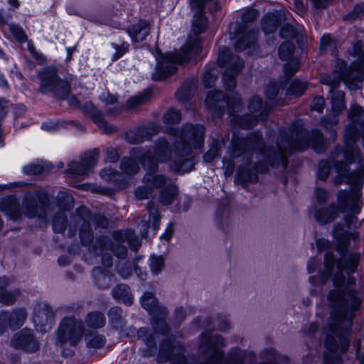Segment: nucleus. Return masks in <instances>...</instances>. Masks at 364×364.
Here are the masks:
<instances>
[{"label": "nucleus", "mask_w": 364, "mask_h": 364, "mask_svg": "<svg viewBox=\"0 0 364 364\" xmlns=\"http://www.w3.org/2000/svg\"><path fill=\"white\" fill-rule=\"evenodd\" d=\"M258 16V11L255 9H249L242 15V21L245 23L251 22L256 19Z\"/></svg>", "instance_id": "obj_54"}, {"label": "nucleus", "mask_w": 364, "mask_h": 364, "mask_svg": "<svg viewBox=\"0 0 364 364\" xmlns=\"http://www.w3.org/2000/svg\"><path fill=\"white\" fill-rule=\"evenodd\" d=\"M110 250L118 257H124L127 255V248L124 245H118L114 247L111 240L108 237H102L96 241L93 246V252L97 255L102 254V262L105 267H109L112 265V259L109 253H104V251Z\"/></svg>", "instance_id": "obj_15"}, {"label": "nucleus", "mask_w": 364, "mask_h": 364, "mask_svg": "<svg viewBox=\"0 0 364 364\" xmlns=\"http://www.w3.org/2000/svg\"><path fill=\"white\" fill-rule=\"evenodd\" d=\"M331 163L328 160H322L318 164V178L325 181L329 176Z\"/></svg>", "instance_id": "obj_43"}, {"label": "nucleus", "mask_w": 364, "mask_h": 364, "mask_svg": "<svg viewBox=\"0 0 364 364\" xmlns=\"http://www.w3.org/2000/svg\"><path fill=\"white\" fill-rule=\"evenodd\" d=\"M92 274L95 277L96 284L100 288H107L109 287V282L111 277L101 267H96L92 270Z\"/></svg>", "instance_id": "obj_36"}, {"label": "nucleus", "mask_w": 364, "mask_h": 364, "mask_svg": "<svg viewBox=\"0 0 364 364\" xmlns=\"http://www.w3.org/2000/svg\"><path fill=\"white\" fill-rule=\"evenodd\" d=\"M0 210L14 220H18L21 215L19 203L12 196L0 200Z\"/></svg>", "instance_id": "obj_23"}, {"label": "nucleus", "mask_w": 364, "mask_h": 364, "mask_svg": "<svg viewBox=\"0 0 364 364\" xmlns=\"http://www.w3.org/2000/svg\"><path fill=\"white\" fill-rule=\"evenodd\" d=\"M11 346L27 352H35L39 348L38 341L35 338L32 331L27 328L23 329L13 336Z\"/></svg>", "instance_id": "obj_18"}, {"label": "nucleus", "mask_w": 364, "mask_h": 364, "mask_svg": "<svg viewBox=\"0 0 364 364\" xmlns=\"http://www.w3.org/2000/svg\"><path fill=\"white\" fill-rule=\"evenodd\" d=\"M99 154L98 149L85 153L80 161H71L68 164L67 172L83 178L87 177L97 164Z\"/></svg>", "instance_id": "obj_13"}, {"label": "nucleus", "mask_w": 364, "mask_h": 364, "mask_svg": "<svg viewBox=\"0 0 364 364\" xmlns=\"http://www.w3.org/2000/svg\"><path fill=\"white\" fill-rule=\"evenodd\" d=\"M181 113L174 109H168L164 116V122L167 124H172L179 122Z\"/></svg>", "instance_id": "obj_44"}, {"label": "nucleus", "mask_w": 364, "mask_h": 364, "mask_svg": "<svg viewBox=\"0 0 364 364\" xmlns=\"http://www.w3.org/2000/svg\"><path fill=\"white\" fill-rule=\"evenodd\" d=\"M205 129L202 124H186L180 130H173V149L166 139H159L154 151L140 148L133 149L132 157L140 161L146 171L143 178L144 185L135 191L139 200L154 198L155 190L160 189L159 201L163 205L171 204L178 195L176 184L163 174H157L159 163H168L171 171L184 173L193 169V149H200L204 143Z\"/></svg>", "instance_id": "obj_1"}, {"label": "nucleus", "mask_w": 364, "mask_h": 364, "mask_svg": "<svg viewBox=\"0 0 364 364\" xmlns=\"http://www.w3.org/2000/svg\"><path fill=\"white\" fill-rule=\"evenodd\" d=\"M325 106V100L322 97H316L313 100V104L311 105V108L314 110H316L318 112H322Z\"/></svg>", "instance_id": "obj_52"}, {"label": "nucleus", "mask_w": 364, "mask_h": 364, "mask_svg": "<svg viewBox=\"0 0 364 364\" xmlns=\"http://www.w3.org/2000/svg\"><path fill=\"white\" fill-rule=\"evenodd\" d=\"M60 127V124L58 122H55L53 121H47L41 124V129L48 132H53L58 129Z\"/></svg>", "instance_id": "obj_55"}, {"label": "nucleus", "mask_w": 364, "mask_h": 364, "mask_svg": "<svg viewBox=\"0 0 364 364\" xmlns=\"http://www.w3.org/2000/svg\"><path fill=\"white\" fill-rule=\"evenodd\" d=\"M351 55L358 58V62H353L346 69V63L338 60L335 69L334 76L326 75L321 77V82L330 87L331 93L332 118L330 120L323 119L321 122L323 127L333 135L336 134L334 127L336 126L338 114L345 109L344 93L336 90L335 88L343 81L350 90L360 88V83L364 80V49L360 41L353 44Z\"/></svg>", "instance_id": "obj_5"}, {"label": "nucleus", "mask_w": 364, "mask_h": 364, "mask_svg": "<svg viewBox=\"0 0 364 364\" xmlns=\"http://www.w3.org/2000/svg\"><path fill=\"white\" fill-rule=\"evenodd\" d=\"M58 199L60 212L53 218V228L54 232H63L67 224L65 210H70L73 206V198L70 195L61 192L58 194Z\"/></svg>", "instance_id": "obj_16"}, {"label": "nucleus", "mask_w": 364, "mask_h": 364, "mask_svg": "<svg viewBox=\"0 0 364 364\" xmlns=\"http://www.w3.org/2000/svg\"><path fill=\"white\" fill-rule=\"evenodd\" d=\"M85 322L89 328H100L105 325L106 319L102 313L92 311L86 316Z\"/></svg>", "instance_id": "obj_29"}, {"label": "nucleus", "mask_w": 364, "mask_h": 364, "mask_svg": "<svg viewBox=\"0 0 364 364\" xmlns=\"http://www.w3.org/2000/svg\"><path fill=\"white\" fill-rule=\"evenodd\" d=\"M127 336H137V337L140 339H142L146 346L152 349L156 348V341L154 334L149 333L146 328H141L136 330L134 328L130 327L127 329L126 332Z\"/></svg>", "instance_id": "obj_26"}, {"label": "nucleus", "mask_w": 364, "mask_h": 364, "mask_svg": "<svg viewBox=\"0 0 364 364\" xmlns=\"http://www.w3.org/2000/svg\"><path fill=\"white\" fill-rule=\"evenodd\" d=\"M206 107L216 116L220 117L225 108L230 115L239 111L241 105V98L238 93L232 92L230 97H225L220 90L210 91L205 100Z\"/></svg>", "instance_id": "obj_7"}, {"label": "nucleus", "mask_w": 364, "mask_h": 364, "mask_svg": "<svg viewBox=\"0 0 364 364\" xmlns=\"http://www.w3.org/2000/svg\"><path fill=\"white\" fill-rule=\"evenodd\" d=\"M7 284L8 279L6 277L0 278V302L5 305H11L19 296L20 291L18 289L4 290V288Z\"/></svg>", "instance_id": "obj_27"}, {"label": "nucleus", "mask_w": 364, "mask_h": 364, "mask_svg": "<svg viewBox=\"0 0 364 364\" xmlns=\"http://www.w3.org/2000/svg\"><path fill=\"white\" fill-rule=\"evenodd\" d=\"M90 117L97 127L105 133L109 134L117 130L115 127L107 124L104 120L102 113L94 107H92Z\"/></svg>", "instance_id": "obj_28"}, {"label": "nucleus", "mask_w": 364, "mask_h": 364, "mask_svg": "<svg viewBox=\"0 0 364 364\" xmlns=\"http://www.w3.org/2000/svg\"><path fill=\"white\" fill-rule=\"evenodd\" d=\"M117 151L113 148H109L106 151L105 161L109 163L116 162L119 159Z\"/></svg>", "instance_id": "obj_53"}, {"label": "nucleus", "mask_w": 364, "mask_h": 364, "mask_svg": "<svg viewBox=\"0 0 364 364\" xmlns=\"http://www.w3.org/2000/svg\"><path fill=\"white\" fill-rule=\"evenodd\" d=\"M280 35L282 38H291L294 36V31L291 26H284L281 30Z\"/></svg>", "instance_id": "obj_58"}, {"label": "nucleus", "mask_w": 364, "mask_h": 364, "mask_svg": "<svg viewBox=\"0 0 364 364\" xmlns=\"http://www.w3.org/2000/svg\"><path fill=\"white\" fill-rule=\"evenodd\" d=\"M352 234L344 229L340 223L335 225L333 237L336 241V250L341 259H336L333 252L328 251L325 255V270L321 273L320 281L324 284L336 271L333 277L334 289L328 294L331 305V323L327 328L326 346L331 350H345L349 343L348 334L354 312L358 310L362 296L354 290L355 279L349 276L346 280L343 271L347 273L355 272L358 263V255L347 254L348 245Z\"/></svg>", "instance_id": "obj_2"}, {"label": "nucleus", "mask_w": 364, "mask_h": 364, "mask_svg": "<svg viewBox=\"0 0 364 364\" xmlns=\"http://www.w3.org/2000/svg\"><path fill=\"white\" fill-rule=\"evenodd\" d=\"M159 128L157 124H148L129 131L126 134L125 138L130 144H139L156 134L159 132Z\"/></svg>", "instance_id": "obj_19"}, {"label": "nucleus", "mask_w": 364, "mask_h": 364, "mask_svg": "<svg viewBox=\"0 0 364 364\" xmlns=\"http://www.w3.org/2000/svg\"><path fill=\"white\" fill-rule=\"evenodd\" d=\"M362 193L360 189L351 188L349 190H340L337 193V206L331 204L328 208L318 210L315 213L316 221L321 224H326L333 221L338 213H346L344 218L345 223L348 228L356 220V215L360 213L363 202L360 200Z\"/></svg>", "instance_id": "obj_6"}, {"label": "nucleus", "mask_w": 364, "mask_h": 364, "mask_svg": "<svg viewBox=\"0 0 364 364\" xmlns=\"http://www.w3.org/2000/svg\"><path fill=\"white\" fill-rule=\"evenodd\" d=\"M151 90H146L139 95L130 97L127 101L128 108H134L139 105L146 104L150 99Z\"/></svg>", "instance_id": "obj_33"}, {"label": "nucleus", "mask_w": 364, "mask_h": 364, "mask_svg": "<svg viewBox=\"0 0 364 364\" xmlns=\"http://www.w3.org/2000/svg\"><path fill=\"white\" fill-rule=\"evenodd\" d=\"M294 4L296 9V11L299 15H302L303 14H304L306 8L301 0H294Z\"/></svg>", "instance_id": "obj_60"}, {"label": "nucleus", "mask_w": 364, "mask_h": 364, "mask_svg": "<svg viewBox=\"0 0 364 364\" xmlns=\"http://www.w3.org/2000/svg\"><path fill=\"white\" fill-rule=\"evenodd\" d=\"M173 232V225L172 223H170L168 225L165 232L161 235V239L164 240L166 242H168L172 237Z\"/></svg>", "instance_id": "obj_57"}, {"label": "nucleus", "mask_w": 364, "mask_h": 364, "mask_svg": "<svg viewBox=\"0 0 364 364\" xmlns=\"http://www.w3.org/2000/svg\"><path fill=\"white\" fill-rule=\"evenodd\" d=\"M147 209L149 214V222L151 223L154 230L156 231L159 229V222L161 220L159 213L152 202H149L148 203Z\"/></svg>", "instance_id": "obj_40"}, {"label": "nucleus", "mask_w": 364, "mask_h": 364, "mask_svg": "<svg viewBox=\"0 0 364 364\" xmlns=\"http://www.w3.org/2000/svg\"><path fill=\"white\" fill-rule=\"evenodd\" d=\"M10 107V103L8 100L3 97H0V117L3 118L6 116Z\"/></svg>", "instance_id": "obj_56"}, {"label": "nucleus", "mask_w": 364, "mask_h": 364, "mask_svg": "<svg viewBox=\"0 0 364 364\" xmlns=\"http://www.w3.org/2000/svg\"><path fill=\"white\" fill-rule=\"evenodd\" d=\"M278 21L276 16L273 14H266L262 21V28L265 33H272L277 28Z\"/></svg>", "instance_id": "obj_34"}, {"label": "nucleus", "mask_w": 364, "mask_h": 364, "mask_svg": "<svg viewBox=\"0 0 364 364\" xmlns=\"http://www.w3.org/2000/svg\"><path fill=\"white\" fill-rule=\"evenodd\" d=\"M108 316L109 321L116 329L122 328L123 327L124 316L120 308L117 306L112 307L108 312Z\"/></svg>", "instance_id": "obj_35"}, {"label": "nucleus", "mask_w": 364, "mask_h": 364, "mask_svg": "<svg viewBox=\"0 0 364 364\" xmlns=\"http://www.w3.org/2000/svg\"><path fill=\"white\" fill-rule=\"evenodd\" d=\"M294 45L289 41L282 43L279 49V56L280 59L286 60L284 66V71L287 76L291 77L296 73L300 68V61L296 58H293Z\"/></svg>", "instance_id": "obj_17"}, {"label": "nucleus", "mask_w": 364, "mask_h": 364, "mask_svg": "<svg viewBox=\"0 0 364 364\" xmlns=\"http://www.w3.org/2000/svg\"><path fill=\"white\" fill-rule=\"evenodd\" d=\"M329 0H312L314 6L317 9L326 8Z\"/></svg>", "instance_id": "obj_64"}, {"label": "nucleus", "mask_w": 364, "mask_h": 364, "mask_svg": "<svg viewBox=\"0 0 364 364\" xmlns=\"http://www.w3.org/2000/svg\"><path fill=\"white\" fill-rule=\"evenodd\" d=\"M306 89V84L299 80H294L286 91V95L299 97Z\"/></svg>", "instance_id": "obj_38"}, {"label": "nucleus", "mask_w": 364, "mask_h": 364, "mask_svg": "<svg viewBox=\"0 0 364 364\" xmlns=\"http://www.w3.org/2000/svg\"><path fill=\"white\" fill-rule=\"evenodd\" d=\"M317 243V247L319 251L324 250L330 246V242L328 240L325 239H319L316 242Z\"/></svg>", "instance_id": "obj_61"}, {"label": "nucleus", "mask_w": 364, "mask_h": 364, "mask_svg": "<svg viewBox=\"0 0 364 364\" xmlns=\"http://www.w3.org/2000/svg\"><path fill=\"white\" fill-rule=\"evenodd\" d=\"M100 176L106 181L118 182L121 181L122 173L112 168H105L100 171Z\"/></svg>", "instance_id": "obj_41"}, {"label": "nucleus", "mask_w": 364, "mask_h": 364, "mask_svg": "<svg viewBox=\"0 0 364 364\" xmlns=\"http://www.w3.org/2000/svg\"><path fill=\"white\" fill-rule=\"evenodd\" d=\"M363 114L362 107L353 105L348 112V118L351 124L346 127L344 141L346 148L337 147L332 156L333 167L336 176L333 183L336 186L343 183L350 186H356L364 178V160L360 150L354 146L360 136L364 146V120L360 125L358 132L356 124Z\"/></svg>", "instance_id": "obj_4"}, {"label": "nucleus", "mask_w": 364, "mask_h": 364, "mask_svg": "<svg viewBox=\"0 0 364 364\" xmlns=\"http://www.w3.org/2000/svg\"><path fill=\"white\" fill-rule=\"evenodd\" d=\"M280 90V85L277 82L271 83L267 88L265 94L267 98L270 101V105H281L279 100L282 99L280 97L277 99L279 92Z\"/></svg>", "instance_id": "obj_37"}, {"label": "nucleus", "mask_w": 364, "mask_h": 364, "mask_svg": "<svg viewBox=\"0 0 364 364\" xmlns=\"http://www.w3.org/2000/svg\"><path fill=\"white\" fill-rule=\"evenodd\" d=\"M12 31L15 36L20 41H23L26 38V35L23 32V31L20 28H14L12 29Z\"/></svg>", "instance_id": "obj_63"}, {"label": "nucleus", "mask_w": 364, "mask_h": 364, "mask_svg": "<svg viewBox=\"0 0 364 364\" xmlns=\"http://www.w3.org/2000/svg\"><path fill=\"white\" fill-rule=\"evenodd\" d=\"M77 215L80 218L79 223L82 222L80 230V237L82 244L87 245L93 239L90 227V222L93 220L90 211L85 207L78 208Z\"/></svg>", "instance_id": "obj_21"}, {"label": "nucleus", "mask_w": 364, "mask_h": 364, "mask_svg": "<svg viewBox=\"0 0 364 364\" xmlns=\"http://www.w3.org/2000/svg\"><path fill=\"white\" fill-rule=\"evenodd\" d=\"M142 307L151 316V323L157 333L166 334L169 328L165 322L166 308L159 304L153 294L146 292L141 298Z\"/></svg>", "instance_id": "obj_11"}, {"label": "nucleus", "mask_w": 364, "mask_h": 364, "mask_svg": "<svg viewBox=\"0 0 364 364\" xmlns=\"http://www.w3.org/2000/svg\"><path fill=\"white\" fill-rule=\"evenodd\" d=\"M249 109L251 114L240 117L238 119L239 125L245 129H250L255 126L259 119L265 120L269 107L266 103L264 105L259 97H253L249 104Z\"/></svg>", "instance_id": "obj_12"}, {"label": "nucleus", "mask_w": 364, "mask_h": 364, "mask_svg": "<svg viewBox=\"0 0 364 364\" xmlns=\"http://www.w3.org/2000/svg\"><path fill=\"white\" fill-rule=\"evenodd\" d=\"M216 76L214 71L207 70L203 75V81L206 87H210L215 82Z\"/></svg>", "instance_id": "obj_49"}, {"label": "nucleus", "mask_w": 364, "mask_h": 364, "mask_svg": "<svg viewBox=\"0 0 364 364\" xmlns=\"http://www.w3.org/2000/svg\"><path fill=\"white\" fill-rule=\"evenodd\" d=\"M48 197L43 191H38L36 193H28L23 200V206L28 217L44 218L47 207Z\"/></svg>", "instance_id": "obj_14"}, {"label": "nucleus", "mask_w": 364, "mask_h": 364, "mask_svg": "<svg viewBox=\"0 0 364 364\" xmlns=\"http://www.w3.org/2000/svg\"><path fill=\"white\" fill-rule=\"evenodd\" d=\"M40 90L43 93L52 92L58 98H65L70 93V85L58 77L53 67H46L39 73Z\"/></svg>", "instance_id": "obj_9"}, {"label": "nucleus", "mask_w": 364, "mask_h": 364, "mask_svg": "<svg viewBox=\"0 0 364 364\" xmlns=\"http://www.w3.org/2000/svg\"><path fill=\"white\" fill-rule=\"evenodd\" d=\"M114 298L122 300L126 305L132 304L129 287L126 284H119L112 291Z\"/></svg>", "instance_id": "obj_30"}, {"label": "nucleus", "mask_w": 364, "mask_h": 364, "mask_svg": "<svg viewBox=\"0 0 364 364\" xmlns=\"http://www.w3.org/2000/svg\"><path fill=\"white\" fill-rule=\"evenodd\" d=\"M46 170L44 165L33 164L24 167L23 171L27 174L38 175L43 173Z\"/></svg>", "instance_id": "obj_46"}, {"label": "nucleus", "mask_w": 364, "mask_h": 364, "mask_svg": "<svg viewBox=\"0 0 364 364\" xmlns=\"http://www.w3.org/2000/svg\"><path fill=\"white\" fill-rule=\"evenodd\" d=\"M120 168L123 174L132 176L139 171V166L133 159L125 157L121 161Z\"/></svg>", "instance_id": "obj_31"}, {"label": "nucleus", "mask_w": 364, "mask_h": 364, "mask_svg": "<svg viewBox=\"0 0 364 364\" xmlns=\"http://www.w3.org/2000/svg\"><path fill=\"white\" fill-rule=\"evenodd\" d=\"M289 132L290 136L286 132L280 133L277 149H264L259 133L247 139L234 136L230 156L242 160L237 171V179L242 183H249L257 180V173H265L269 166H282L286 168L287 156L291 151H303L310 146L318 153L324 151V139L320 131L314 129L310 135L301 127V122L297 121L291 125Z\"/></svg>", "instance_id": "obj_3"}, {"label": "nucleus", "mask_w": 364, "mask_h": 364, "mask_svg": "<svg viewBox=\"0 0 364 364\" xmlns=\"http://www.w3.org/2000/svg\"><path fill=\"white\" fill-rule=\"evenodd\" d=\"M117 271L122 278L127 279L132 273V264L126 262L120 263L117 266Z\"/></svg>", "instance_id": "obj_48"}, {"label": "nucleus", "mask_w": 364, "mask_h": 364, "mask_svg": "<svg viewBox=\"0 0 364 364\" xmlns=\"http://www.w3.org/2000/svg\"><path fill=\"white\" fill-rule=\"evenodd\" d=\"M26 317L27 314L23 309H16L12 312H2L0 314V326L16 330L23 324Z\"/></svg>", "instance_id": "obj_20"}, {"label": "nucleus", "mask_w": 364, "mask_h": 364, "mask_svg": "<svg viewBox=\"0 0 364 364\" xmlns=\"http://www.w3.org/2000/svg\"><path fill=\"white\" fill-rule=\"evenodd\" d=\"M112 48L115 50V53L112 55V60H117L125 54L129 48V45L127 42H123L121 45L117 43H112Z\"/></svg>", "instance_id": "obj_45"}, {"label": "nucleus", "mask_w": 364, "mask_h": 364, "mask_svg": "<svg viewBox=\"0 0 364 364\" xmlns=\"http://www.w3.org/2000/svg\"><path fill=\"white\" fill-rule=\"evenodd\" d=\"M83 335L84 324L82 321L74 317H65L60 321L58 329L56 344L75 346L80 343Z\"/></svg>", "instance_id": "obj_8"}, {"label": "nucleus", "mask_w": 364, "mask_h": 364, "mask_svg": "<svg viewBox=\"0 0 364 364\" xmlns=\"http://www.w3.org/2000/svg\"><path fill=\"white\" fill-rule=\"evenodd\" d=\"M222 143L218 140H213L210 149L204 154L203 159L205 162L210 163L219 156Z\"/></svg>", "instance_id": "obj_39"}, {"label": "nucleus", "mask_w": 364, "mask_h": 364, "mask_svg": "<svg viewBox=\"0 0 364 364\" xmlns=\"http://www.w3.org/2000/svg\"><path fill=\"white\" fill-rule=\"evenodd\" d=\"M257 40V33L254 31L248 33H239L235 36V48L237 51H242L254 45Z\"/></svg>", "instance_id": "obj_25"}, {"label": "nucleus", "mask_w": 364, "mask_h": 364, "mask_svg": "<svg viewBox=\"0 0 364 364\" xmlns=\"http://www.w3.org/2000/svg\"><path fill=\"white\" fill-rule=\"evenodd\" d=\"M191 95L190 86L183 85L176 91V97L179 101L185 102L190 98Z\"/></svg>", "instance_id": "obj_47"}, {"label": "nucleus", "mask_w": 364, "mask_h": 364, "mask_svg": "<svg viewBox=\"0 0 364 364\" xmlns=\"http://www.w3.org/2000/svg\"><path fill=\"white\" fill-rule=\"evenodd\" d=\"M14 114L18 117L23 114L26 112V107L22 105H17L13 108Z\"/></svg>", "instance_id": "obj_62"}, {"label": "nucleus", "mask_w": 364, "mask_h": 364, "mask_svg": "<svg viewBox=\"0 0 364 364\" xmlns=\"http://www.w3.org/2000/svg\"><path fill=\"white\" fill-rule=\"evenodd\" d=\"M316 200L320 204H323L328 199V191L325 188H318L315 191Z\"/></svg>", "instance_id": "obj_50"}, {"label": "nucleus", "mask_w": 364, "mask_h": 364, "mask_svg": "<svg viewBox=\"0 0 364 364\" xmlns=\"http://www.w3.org/2000/svg\"><path fill=\"white\" fill-rule=\"evenodd\" d=\"M149 266L152 274H159L164 266V260L162 256L153 255L149 259Z\"/></svg>", "instance_id": "obj_42"}, {"label": "nucleus", "mask_w": 364, "mask_h": 364, "mask_svg": "<svg viewBox=\"0 0 364 364\" xmlns=\"http://www.w3.org/2000/svg\"><path fill=\"white\" fill-rule=\"evenodd\" d=\"M127 32L131 38L132 43L141 42L149 35V23L145 20H140L137 23L129 26Z\"/></svg>", "instance_id": "obj_22"}, {"label": "nucleus", "mask_w": 364, "mask_h": 364, "mask_svg": "<svg viewBox=\"0 0 364 364\" xmlns=\"http://www.w3.org/2000/svg\"><path fill=\"white\" fill-rule=\"evenodd\" d=\"M85 342L87 348L100 349L105 346L106 340L102 335L90 333L85 336Z\"/></svg>", "instance_id": "obj_32"}, {"label": "nucleus", "mask_w": 364, "mask_h": 364, "mask_svg": "<svg viewBox=\"0 0 364 364\" xmlns=\"http://www.w3.org/2000/svg\"><path fill=\"white\" fill-rule=\"evenodd\" d=\"M114 240L119 244L126 241L131 249L136 250L141 245L139 239L136 237L135 232L132 230L126 232L117 231L113 233Z\"/></svg>", "instance_id": "obj_24"}, {"label": "nucleus", "mask_w": 364, "mask_h": 364, "mask_svg": "<svg viewBox=\"0 0 364 364\" xmlns=\"http://www.w3.org/2000/svg\"><path fill=\"white\" fill-rule=\"evenodd\" d=\"M94 220L97 226L100 228H107L108 225V220L102 215H98L94 218Z\"/></svg>", "instance_id": "obj_59"}, {"label": "nucleus", "mask_w": 364, "mask_h": 364, "mask_svg": "<svg viewBox=\"0 0 364 364\" xmlns=\"http://www.w3.org/2000/svg\"><path fill=\"white\" fill-rule=\"evenodd\" d=\"M100 99L107 106L114 105L117 102V97L109 92H103Z\"/></svg>", "instance_id": "obj_51"}, {"label": "nucleus", "mask_w": 364, "mask_h": 364, "mask_svg": "<svg viewBox=\"0 0 364 364\" xmlns=\"http://www.w3.org/2000/svg\"><path fill=\"white\" fill-rule=\"evenodd\" d=\"M218 64L226 67L222 79L226 90H232L236 86L235 76L243 68V60L238 56L232 55L229 48L223 47L219 51Z\"/></svg>", "instance_id": "obj_10"}]
</instances>
